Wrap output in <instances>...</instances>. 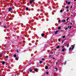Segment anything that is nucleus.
<instances>
[{
  "label": "nucleus",
  "instance_id": "nucleus-1",
  "mask_svg": "<svg viewBox=\"0 0 76 76\" xmlns=\"http://www.w3.org/2000/svg\"><path fill=\"white\" fill-rule=\"evenodd\" d=\"M12 7L8 9V11H9V12H10L12 11Z\"/></svg>",
  "mask_w": 76,
  "mask_h": 76
},
{
  "label": "nucleus",
  "instance_id": "nucleus-2",
  "mask_svg": "<svg viewBox=\"0 0 76 76\" xmlns=\"http://www.w3.org/2000/svg\"><path fill=\"white\" fill-rule=\"evenodd\" d=\"M2 26L4 28V29H6L7 28V26H5L4 25Z\"/></svg>",
  "mask_w": 76,
  "mask_h": 76
},
{
  "label": "nucleus",
  "instance_id": "nucleus-3",
  "mask_svg": "<svg viewBox=\"0 0 76 76\" xmlns=\"http://www.w3.org/2000/svg\"><path fill=\"white\" fill-rule=\"evenodd\" d=\"M58 31H59L58 30H57L56 31H55V32L54 33V34H55V35H57V33L58 32Z\"/></svg>",
  "mask_w": 76,
  "mask_h": 76
},
{
  "label": "nucleus",
  "instance_id": "nucleus-4",
  "mask_svg": "<svg viewBox=\"0 0 76 76\" xmlns=\"http://www.w3.org/2000/svg\"><path fill=\"white\" fill-rule=\"evenodd\" d=\"M45 69L46 70H47V69H48V66H46V67H45Z\"/></svg>",
  "mask_w": 76,
  "mask_h": 76
},
{
  "label": "nucleus",
  "instance_id": "nucleus-5",
  "mask_svg": "<svg viewBox=\"0 0 76 76\" xmlns=\"http://www.w3.org/2000/svg\"><path fill=\"white\" fill-rule=\"evenodd\" d=\"M75 44H74V45L72 46V50H73V48H74L75 47Z\"/></svg>",
  "mask_w": 76,
  "mask_h": 76
},
{
  "label": "nucleus",
  "instance_id": "nucleus-6",
  "mask_svg": "<svg viewBox=\"0 0 76 76\" xmlns=\"http://www.w3.org/2000/svg\"><path fill=\"white\" fill-rule=\"evenodd\" d=\"M44 35H45L44 33H42L41 34V36H42V37H44Z\"/></svg>",
  "mask_w": 76,
  "mask_h": 76
},
{
  "label": "nucleus",
  "instance_id": "nucleus-7",
  "mask_svg": "<svg viewBox=\"0 0 76 76\" xmlns=\"http://www.w3.org/2000/svg\"><path fill=\"white\" fill-rule=\"evenodd\" d=\"M64 50H65V48H63L62 50V51H64Z\"/></svg>",
  "mask_w": 76,
  "mask_h": 76
},
{
  "label": "nucleus",
  "instance_id": "nucleus-8",
  "mask_svg": "<svg viewBox=\"0 0 76 76\" xmlns=\"http://www.w3.org/2000/svg\"><path fill=\"white\" fill-rule=\"evenodd\" d=\"M37 70H38V69L37 68H36V69H35L34 70L35 72H37Z\"/></svg>",
  "mask_w": 76,
  "mask_h": 76
},
{
  "label": "nucleus",
  "instance_id": "nucleus-9",
  "mask_svg": "<svg viewBox=\"0 0 76 76\" xmlns=\"http://www.w3.org/2000/svg\"><path fill=\"white\" fill-rule=\"evenodd\" d=\"M32 2H32V1H30V4H32Z\"/></svg>",
  "mask_w": 76,
  "mask_h": 76
},
{
  "label": "nucleus",
  "instance_id": "nucleus-10",
  "mask_svg": "<svg viewBox=\"0 0 76 76\" xmlns=\"http://www.w3.org/2000/svg\"><path fill=\"white\" fill-rule=\"evenodd\" d=\"M61 22H66V20H61Z\"/></svg>",
  "mask_w": 76,
  "mask_h": 76
},
{
  "label": "nucleus",
  "instance_id": "nucleus-11",
  "mask_svg": "<svg viewBox=\"0 0 76 76\" xmlns=\"http://www.w3.org/2000/svg\"><path fill=\"white\" fill-rule=\"evenodd\" d=\"M14 57L15 58H16V54H15L14 55Z\"/></svg>",
  "mask_w": 76,
  "mask_h": 76
},
{
  "label": "nucleus",
  "instance_id": "nucleus-12",
  "mask_svg": "<svg viewBox=\"0 0 76 76\" xmlns=\"http://www.w3.org/2000/svg\"><path fill=\"white\" fill-rule=\"evenodd\" d=\"M60 48V46H58L57 47H56V48L57 49H58V48Z\"/></svg>",
  "mask_w": 76,
  "mask_h": 76
},
{
  "label": "nucleus",
  "instance_id": "nucleus-13",
  "mask_svg": "<svg viewBox=\"0 0 76 76\" xmlns=\"http://www.w3.org/2000/svg\"><path fill=\"white\" fill-rule=\"evenodd\" d=\"M29 71L30 72H32V69H30L29 70Z\"/></svg>",
  "mask_w": 76,
  "mask_h": 76
},
{
  "label": "nucleus",
  "instance_id": "nucleus-14",
  "mask_svg": "<svg viewBox=\"0 0 76 76\" xmlns=\"http://www.w3.org/2000/svg\"><path fill=\"white\" fill-rule=\"evenodd\" d=\"M2 64H5V62L4 61H3L2 62Z\"/></svg>",
  "mask_w": 76,
  "mask_h": 76
},
{
  "label": "nucleus",
  "instance_id": "nucleus-15",
  "mask_svg": "<svg viewBox=\"0 0 76 76\" xmlns=\"http://www.w3.org/2000/svg\"><path fill=\"white\" fill-rule=\"evenodd\" d=\"M39 63H40V64H41V63H42V61H40Z\"/></svg>",
  "mask_w": 76,
  "mask_h": 76
},
{
  "label": "nucleus",
  "instance_id": "nucleus-16",
  "mask_svg": "<svg viewBox=\"0 0 76 76\" xmlns=\"http://www.w3.org/2000/svg\"><path fill=\"white\" fill-rule=\"evenodd\" d=\"M66 63H67V61H66L64 63V65H66Z\"/></svg>",
  "mask_w": 76,
  "mask_h": 76
},
{
  "label": "nucleus",
  "instance_id": "nucleus-17",
  "mask_svg": "<svg viewBox=\"0 0 76 76\" xmlns=\"http://www.w3.org/2000/svg\"><path fill=\"white\" fill-rule=\"evenodd\" d=\"M15 60H18V57H16L15 58Z\"/></svg>",
  "mask_w": 76,
  "mask_h": 76
},
{
  "label": "nucleus",
  "instance_id": "nucleus-18",
  "mask_svg": "<svg viewBox=\"0 0 76 76\" xmlns=\"http://www.w3.org/2000/svg\"><path fill=\"white\" fill-rule=\"evenodd\" d=\"M61 29V27H58V29Z\"/></svg>",
  "mask_w": 76,
  "mask_h": 76
},
{
  "label": "nucleus",
  "instance_id": "nucleus-19",
  "mask_svg": "<svg viewBox=\"0 0 76 76\" xmlns=\"http://www.w3.org/2000/svg\"><path fill=\"white\" fill-rule=\"evenodd\" d=\"M60 13H62V12H63V10H61L60 11Z\"/></svg>",
  "mask_w": 76,
  "mask_h": 76
},
{
  "label": "nucleus",
  "instance_id": "nucleus-20",
  "mask_svg": "<svg viewBox=\"0 0 76 76\" xmlns=\"http://www.w3.org/2000/svg\"><path fill=\"white\" fill-rule=\"evenodd\" d=\"M66 11L67 12H69V9H67Z\"/></svg>",
  "mask_w": 76,
  "mask_h": 76
},
{
  "label": "nucleus",
  "instance_id": "nucleus-21",
  "mask_svg": "<svg viewBox=\"0 0 76 76\" xmlns=\"http://www.w3.org/2000/svg\"><path fill=\"white\" fill-rule=\"evenodd\" d=\"M9 58V56H6V58Z\"/></svg>",
  "mask_w": 76,
  "mask_h": 76
},
{
  "label": "nucleus",
  "instance_id": "nucleus-22",
  "mask_svg": "<svg viewBox=\"0 0 76 76\" xmlns=\"http://www.w3.org/2000/svg\"><path fill=\"white\" fill-rule=\"evenodd\" d=\"M65 37H66V36H65V35L63 37V38H64Z\"/></svg>",
  "mask_w": 76,
  "mask_h": 76
},
{
  "label": "nucleus",
  "instance_id": "nucleus-23",
  "mask_svg": "<svg viewBox=\"0 0 76 76\" xmlns=\"http://www.w3.org/2000/svg\"><path fill=\"white\" fill-rule=\"evenodd\" d=\"M45 60V58H43L42 59V61H43V60Z\"/></svg>",
  "mask_w": 76,
  "mask_h": 76
},
{
  "label": "nucleus",
  "instance_id": "nucleus-24",
  "mask_svg": "<svg viewBox=\"0 0 76 76\" xmlns=\"http://www.w3.org/2000/svg\"><path fill=\"white\" fill-rule=\"evenodd\" d=\"M68 4H70V2H68Z\"/></svg>",
  "mask_w": 76,
  "mask_h": 76
},
{
  "label": "nucleus",
  "instance_id": "nucleus-25",
  "mask_svg": "<svg viewBox=\"0 0 76 76\" xmlns=\"http://www.w3.org/2000/svg\"><path fill=\"white\" fill-rule=\"evenodd\" d=\"M69 18H68L66 20V21H68V20H69Z\"/></svg>",
  "mask_w": 76,
  "mask_h": 76
},
{
  "label": "nucleus",
  "instance_id": "nucleus-26",
  "mask_svg": "<svg viewBox=\"0 0 76 76\" xmlns=\"http://www.w3.org/2000/svg\"><path fill=\"white\" fill-rule=\"evenodd\" d=\"M26 10H28V8L26 7Z\"/></svg>",
  "mask_w": 76,
  "mask_h": 76
},
{
  "label": "nucleus",
  "instance_id": "nucleus-27",
  "mask_svg": "<svg viewBox=\"0 0 76 76\" xmlns=\"http://www.w3.org/2000/svg\"><path fill=\"white\" fill-rule=\"evenodd\" d=\"M71 47H70V48H69V51H70V50H71Z\"/></svg>",
  "mask_w": 76,
  "mask_h": 76
},
{
  "label": "nucleus",
  "instance_id": "nucleus-28",
  "mask_svg": "<svg viewBox=\"0 0 76 76\" xmlns=\"http://www.w3.org/2000/svg\"><path fill=\"white\" fill-rule=\"evenodd\" d=\"M52 57V55H50L49 56V57Z\"/></svg>",
  "mask_w": 76,
  "mask_h": 76
},
{
  "label": "nucleus",
  "instance_id": "nucleus-29",
  "mask_svg": "<svg viewBox=\"0 0 76 76\" xmlns=\"http://www.w3.org/2000/svg\"><path fill=\"white\" fill-rule=\"evenodd\" d=\"M69 44H68L67 45V47H69Z\"/></svg>",
  "mask_w": 76,
  "mask_h": 76
},
{
  "label": "nucleus",
  "instance_id": "nucleus-30",
  "mask_svg": "<svg viewBox=\"0 0 76 76\" xmlns=\"http://www.w3.org/2000/svg\"><path fill=\"white\" fill-rule=\"evenodd\" d=\"M17 53H18V52H19V50H18V49H17Z\"/></svg>",
  "mask_w": 76,
  "mask_h": 76
},
{
  "label": "nucleus",
  "instance_id": "nucleus-31",
  "mask_svg": "<svg viewBox=\"0 0 76 76\" xmlns=\"http://www.w3.org/2000/svg\"><path fill=\"white\" fill-rule=\"evenodd\" d=\"M61 40V39H59V40H58L59 42H60Z\"/></svg>",
  "mask_w": 76,
  "mask_h": 76
},
{
  "label": "nucleus",
  "instance_id": "nucleus-32",
  "mask_svg": "<svg viewBox=\"0 0 76 76\" xmlns=\"http://www.w3.org/2000/svg\"><path fill=\"white\" fill-rule=\"evenodd\" d=\"M61 22V20H59L58 21V22Z\"/></svg>",
  "mask_w": 76,
  "mask_h": 76
},
{
  "label": "nucleus",
  "instance_id": "nucleus-33",
  "mask_svg": "<svg viewBox=\"0 0 76 76\" xmlns=\"http://www.w3.org/2000/svg\"><path fill=\"white\" fill-rule=\"evenodd\" d=\"M71 28H72V26H70L69 28V29H71Z\"/></svg>",
  "mask_w": 76,
  "mask_h": 76
},
{
  "label": "nucleus",
  "instance_id": "nucleus-34",
  "mask_svg": "<svg viewBox=\"0 0 76 76\" xmlns=\"http://www.w3.org/2000/svg\"><path fill=\"white\" fill-rule=\"evenodd\" d=\"M46 74L47 75H48V72H46Z\"/></svg>",
  "mask_w": 76,
  "mask_h": 76
},
{
  "label": "nucleus",
  "instance_id": "nucleus-35",
  "mask_svg": "<svg viewBox=\"0 0 76 76\" xmlns=\"http://www.w3.org/2000/svg\"><path fill=\"white\" fill-rule=\"evenodd\" d=\"M72 7H73L72 6H71L70 8V9H72Z\"/></svg>",
  "mask_w": 76,
  "mask_h": 76
},
{
  "label": "nucleus",
  "instance_id": "nucleus-36",
  "mask_svg": "<svg viewBox=\"0 0 76 76\" xmlns=\"http://www.w3.org/2000/svg\"><path fill=\"white\" fill-rule=\"evenodd\" d=\"M61 32H63V30H61Z\"/></svg>",
  "mask_w": 76,
  "mask_h": 76
},
{
  "label": "nucleus",
  "instance_id": "nucleus-37",
  "mask_svg": "<svg viewBox=\"0 0 76 76\" xmlns=\"http://www.w3.org/2000/svg\"><path fill=\"white\" fill-rule=\"evenodd\" d=\"M2 55H1V54L0 55V57H1Z\"/></svg>",
  "mask_w": 76,
  "mask_h": 76
},
{
  "label": "nucleus",
  "instance_id": "nucleus-38",
  "mask_svg": "<svg viewBox=\"0 0 76 76\" xmlns=\"http://www.w3.org/2000/svg\"><path fill=\"white\" fill-rule=\"evenodd\" d=\"M65 30H67V28H66L65 29Z\"/></svg>",
  "mask_w": 76,
  "mask_h": 76
},
{
  "label": "nucleus",
  "instance_id": "nucleus-39",
  "mask_svg": "<svg viewBox=\"0 0 76 76\" xmlns=\"http://www.w3.org/2000/svg\"><path fill=\"white\" fill-rule=\"evenodd\" d=\"M55 69H56V70H57V68L56 67L55 68Z\"/></svg>",
  "mask_w": 76,
  "mask_h": 76
},
{
  "label": "nucleus",
  "instance_id": "nucleus-40",
  "mask_svg": "<svg viewBox=\"0 0 76 76\" xmlns=\"http://www.w3.org/2000/svg\"><path fill=\"white\" fill-rule=\"evenodd\" d=\"M68 8H69V7H66V9H68Z\"/></svg>",
  "mask_w": 76,
  "mask_h": 76
},
{
  "label": "nucleus",
  "instance_id": "nucleus-41",
  "mask_svg": "<svg viewBox=\"0 0 76 76\" xmlns=\"http://www.w3.org/2000/svg\"><path fill=\"white\" fill-rule=\"evenodd\" d=\"M3 54V52H2L1 55H2Z\"/></svg>",
  "mask_w": 76,
  "mask_h": 76
},
{
  "label": "nucleus",
  "instance_id": "nucleus-42",
  "mask_svg": "<svg viewBox=\"0 0 76 76\" xmlns=\"http://www.w3.org/2000/svg\"><path fill=\"white\" fill-rule=\"evenodd\" d=\"M51 54H53V53H50Z\"/></svg>",
  "mask_w": 76,
  "mask_h": 76
},
{
  "label": "nucleus",
  "instance_id": "nucleus-43",
  "mask_svg": "<svg viewBox=\"0 0 76 76\" xmlns=\"http://www.w3.org/2000/svg\"><path fill=\"white\" fill-rule=\"evenodd\" d=\"M67 2H68L67 1H66V3H67Z\"/></svg>",
  "mask_w": 76,
  "mask_h": 76
},
{
  "label": "nucleus",
  "instance_id": "nucleus-44",
  "mask_svg": "<svg viewBox=\"0 0 76 76\" xmlns=\"http://www.w3.org/2000/svg\"><path fill=\"white\" fill-rule=\"evenodd\" d=\"M34 1V0H32V2H33Z\"/></svg>",
  "mask_w": 76,
  "mask_h": 76
},
{
  "label": "nucleus",
  "instance_id": "nucleus-45",
  "mask_svg": "<svg viewBox=\"0 0 76 76\" xmlns=\"http://www.w3.org/2000/svg\"><path fill=\"white\" fill-rule=\"evenodd\" d=\"M55 58H53V60H55Z\"/></svg>",
  "mask_w": 76,
  "mask_h": 76
},
{
  "label": "nucleus",
  "instance_id": "nucleus-46",
  "mask_svg": "<svg viewBox=\"0 0 76 76\" xmlns=\"http://www.w3.org/2000/svg\"><path fill=\"white\" fill-rule=\"evenodd\" d=\"M2 74V73L1 72H0V75L1 74Z\"/></svg>",
  "mask_w": 76,
  "mask_h": 76
},
{
  "label": "nucleus",
  "instance_id": "nucleus-47",
  "mask_svg": "<svg viewBox=\"0 0 76 76\" xmlns=\"http://www.w3.org/2000/svg\"><path fill=\"white\" fill-rule=\"evenodd\" d=\"M71 25H72V23H71Z\"/></svg>",
  "mask_w": 76,
  "mask_h": 76
},
{
  "label": "nucleus",
  "instance_id": "nucleus-48",
  "mask_svg": "<svg viewBox=\"0 0 76 76\" xmlns=\"http://www.w3.org/2000/svg\"><path fill=\"white\" fill-rule=\"evenodd\" d=\"M76 1V0H74V1Z\"/></svg>",
  "mask_w": 76,
  "mask_h": 76
},
{
  "label": "nucleus",
  "instance_id": "nucleus-49",
  "mask_svg": "<svg viewBox=\"0 0 76 76\" xmlns=\"http://www.w3.org/2000/svg\"><path fill=\"white\" fill-rule=\"evenodd\" d=\"M56 64H57V62H56Z\"/></svg>",
  "mask_w": 76,
  "mask_h": 76
},
{
  "label": "nucleus",
  "instance_id": "nucleus-50",
  "mask_svg": "<svg viewBox=\"0 0 76 76\" xmlns=\"http://www.w3.org/2000/svg\"><path fill=\"white\" fill-rule=\"evenodd\" d=\"M62 48H64V46H62Z\"/></svg>",
  "mask_w": 76,
  "mask_h": 76
},
{
  "label": "nucleus",
  "instance_id": "nucleus-51",
  "mask_svg": "<svg viewBox=\"0 0 76 76\" xmlns=\"http://www.w3.org/2000/svg\"><path fill=\"white\" fill-rule=\"evenodd\" d=\"M66 23H68V22H66Z\"/></svg>",
  "mask_w": 76,
  "mask_h": 76
},
{
  "label": "nucleus",
  "instance_id": "nucleus-52",
  "mask_svg": "<svg viewBox=\"0 0 76 76\" xmlns=\"http://www.w3.org/2000/svg\"><path fill=\"white\" fill-rule=\"evenodd\" d=\"M68 28H69V26H68Z\"/></svg>",
  "mask_w": 76,
  "mask_h": 76
},
{
  "label": "nucleus",
  "instance_id": "nucleus-53",
  "mask_svg": "<svg viewBox=\"0 0 76 76\" xmlns=\"http://www.w3.org/2000/svg\"><path fill=\"white\" fill-rule=\"evenodd\" d=\"M71 16H73V15H71Z\"/></svg>",
  "mask_w": 76,
  "mask_h": 76
},
{
  "label": "nucleus",
  "instance_id": "nucleus-54",
  "mask_svg": "<svg viewBox=\"0 0 76 76\" xmlns=\"http://www.w3.org/2000/svg\"><path fill=\"white\" fill-rule=\"evenodd\" d=\"M1 70H3V69H1Z\"/></svg>",
  "mask_w": 76,
  "mask_h": 76
},
{
  "label": "nucleus",
  "instance_id": "nucleus-55",
  "mask_svg": "<svg viewBox=\"0 0 76 76\" xmlns=\"http://www.w3.org/2000/svg\"><path fill=\"white\" fill-rule=\"evenodd\" d=\"M52 56H53V55H52Z\"/></svg>",
  "mask_w": 76,
  "mask_h": 76
},
{
  "label": "nucleus",
  "instance_id": "nucleus-56",
  "mask_svg": "<svg viewBox=\"0 0 76 76\" xmlns=\"http://www.w3.org/2000/svg\"><path fill=\"white\" fill-rule=\"evenodd\" d=\"M62 42H63V40H62Z\"/></svg>",
  "mask_w": 76,
  "mask_h": 76
},
{
  "label": "nucleus",
  "instance_id": "nucleus-57",
  "mask_svg": "<svg viewBox=\"0 0 76 76\" xmlns=\"http://www.w3.org/2000/svg\"><path fill=\"white\" fill-rule=\"evenodd\" d=\"M55 50H56V49H55Z\"/></svg>",
  "mask_w": 76,
  "mask_h": 76
}]
</instances>
